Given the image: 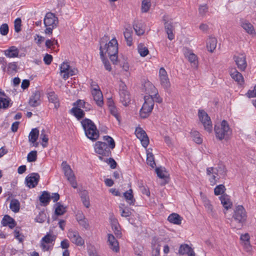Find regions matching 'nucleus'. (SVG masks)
<instances>
[{"mask_svg": "<svg viewBox=\"0 0 256 256\" xmlns=\"http://www.w3.org/2000/svg\"><path fill=\"white\" fill-rule=\"evenodd\" d=\"M246 212L242 206L236 207L230 226L233 228L241 229L246 220Z\"/></svg>", "mask_w": 256, "mask_h": 256, "instance_id": "nucleus-1", "label": "nucleus"}, {"mask_svg": "<svg viewBox=\"0 0 256 256\" xmlns=\"http://www.w3.org/2000/svg\"><path fill=\"white\" fill-rule=\"evenodd\" d=\"M55 214L57 216L63 214L66 212V207L60 202L56 203L55 206Z\"/></svg>", "mask_w": 256, "mask_h": 256, "instance_id": "nucleus-46", "label": "nucleus"}, {"mask_svg": "<svg viewBox=\"0 0 256 256\" xmlns=\"http://www.w3.org/2000/svg\"><path fill=\"white\" fill-rule=\"evenodd\" d=\"M21 19L17 18L14 20V30L16 32H18L21 30Z\"/></svg>", "mask_w": 256, "mask_h": 256, "instance_id": "nucleus-63", "label": "nucleus"}, {"mask_svg": "<svg viewBox=\"0 0 256 256\" xmlns=\"http://www.w3.org/2000/svg\"><path fill=\"white\" fill-rule=\"evenodd\" d=\"M48 97L49 102L53 103L54 108H58L60 106V103L57 95L54 92H52L48 94Z\"/></svg>", "mask_w": 256, "mask_h": 256, "instance_id": "nucleus-34", "label": "nucleus"}, {"mask_svg": "<svg viewBox=\"0 0 256 256\" xmlns=\"http://www.w3.org/2000/svg\"><path fill=\"white\" fill-rule=\"evenodd\" d=\"M132 32L130 29H128V28L125 29V30L124 32V35L125 38V40L126 42V44L128 46H130L132 44Z\"/></svg>", "mask_w": 256, "mask_h": 256, "instance_id": "nucleus-41", "label": "nucleus"}, {"mask_svg": "<svg viewBox=\"0 0 256 256\" xmlns=\"http://www.w3.org/2000/svg\"><path fill=\"white\" fill-rule=\"evenodd\" d=\"M217 44V40L214 38H209L206 41V48L208 50L212 52L216 49Z\"/></svg>", "mask_w": 256, "mask_h": 256, "instance_id": "nucleus-35", "label": "nucleus"}, {"mask_svg": "<svg viewBox=\"0 0 256 256\" xmlns=\"http://www.w3.org/2000/svg\"><path fill=\"white\" fill-rule=\"evenodd\" d=\"M138 50L140 56L142 57L146 56L149 52L148 48L142 44L138 45Z\"/></svg>", "mask_w": 256, "mask_h": 256, "instance_id": "nucleus-50", "label": "nucleus"}, {"mask_svg": "<svg viewBox=\"0 0 256 256\" xmlns=\"http://www.w3.org/2000/svg\"><path fill=\"white\" fill-rule=\"evenodd\" d=\"M39 135V130L38 128H35L32 130L28 136V140L30 142L33 144L35 147L38 146V144L36 142Z\"/></svg>", "mask_w": 256, "mask_h": 256, "instance_id": "nucleus-25", "label": "nucleus"}, {"mask_svg": "<svg viewBox=\"0 0 256 256\" xmlns=\"http://www.w3.org/2000/svg\"><path fill=\"white\" fill-rule=\"evenodd\" d=\"M56 236L48 234L42 240L41 246L44 250H48L50 248V244H52L56 240Z\"/></svg>", "mask_w": 256, "mask_h": 256, "instance_id": "nucleus-15", "label": "nucleus"}, {"mask_svg": "<svg viewBox=\"0 0 256 256\" xmlns=\"http://www.w3.org/2000/svg\"><path fill=\"white\" fill-rule=\"evenodd\" d=\"M8 32V26L6 24H3L0 27V33L2 36H6Z\"/></svg>", "mask_w": 256, "mask_h": 256, "instance_id": "nucleus-61", "label": "nucleus"}, {"mask_svg": "<svg viewBox=\"0 0 256 256\" xmlns=\"http://www.w3.org/2000/svg\"><path fill=\"white\" fill-rule=\"evenodd\" d=\"M94 150L96 153L100 154L99 158L103 160L102 156H108L110 154V148L105 142H97L94 144Z\"/></svg>", "mask_w": 256, "mask_h": 256, "instance_id": "nucleus-8", "label": "nucleus"}, {"mask_svg": "<svg viewBox=\"0 0 256 256\" xmlns=\"http://www.w3.org/2000/svg\"><path fill=\"white\" fill-rule=\"evenodd\" d=\"M10 99L8 97H0V108L6 109L10 106Z\"/></svg>", "mask_w": 256, "mask_h": 256, "instance_id": "nucleus-48", "label": "nucleus"}, {"mask_svg": "<svg viewBox=\"0 0 256 256\" xmlns=\"http://www.w3.org/2000/svg\"><path fill=\"white\" fill-rule=\"evenodd\" d=\"M14 238L17 239L20 242H22L24 240V236L20 233V231L16 228L14 232Z\"/></svg>", "mask_w": 256, "mask_h": 256, "instance_id": "nucleus-64", "label": "nucleus"}, {"mask_svg": "<svg viewBox=\"0 0 256 256\" xmlns=\"http://www.w3.org/2000/svg\"><path fill=\"white\" fill-rule=\"evenodd\" d=\"M110 220L112 228L115 234L118 236H120V232L119 230V224L117 219L114 217L113 214L110 215Z\"/></svg>", "mask_w": 256, "mask_h": 256, "instance_id": "nucleus-26", "label": "nucleus"}, {"mask_svg": "<svg viewBox=\"0 0 256 256\" xmlns=\"http://www.w3.org/2000/svg\"><path fill=\"white\" fill-rule=\"evenodd\" d=\"M77 220L79 224L86 230L89 228V224L88 220L84 217L82 214L77 215Z\"/></svg>", "mask_w": 256, "mask_h": 256, "instance_id": "nucleus-36", "label": "nucleus"}, {"mask_svg": "<svg viewBox=\"0 0 256 256\" xmlns=\"http://www.w3.org/2000/svg\"><path fill=\"white\" fill-rule=\"evenodd\" d=\"M46 214L44 212L42 211L39 212L35 220L38 222L42 223L46 220Z\"/></svg>", "mask_w": 256, "mask_h": 256, "instance_id": "nucleus-54", "label": "nucleus"}, {"mask_svg": "<svg viewBox=\"0 0 256 256\" xmlns=\"http://www.w3.org/2000/svg\"><path fill=\"white\" fill-rule=\"evenodd\" d=\"M184 56L188 58V61L191 63L192 66L193 67H197L198 58L195 54H194L192 51L186 49L184 51Z\"/></svg>", "mask_w": 256, "mask_h": 256, "instance_id": "nucleus-20", "label": "nucleus"}, {"mask_svg": "<svg viewBox=\"0 0 256 256\" xmlns=\"http://www.w3.org/2000/svg\"><path fill=\"white\" fill-rule=\"evenodd\" d=\"M108 105L110 114L116 118L118 122H120V116L116 108L114 105L113 102L110 100L108 102Z\"/></svg>", "mask_w": 256, "mask_h": 256, "instance_id": "nucleus-37", "label": "nucleus"}, {"mask_svg": "<svg viewBox=\"0 0 256 256\" xmlns=\"http://www.w3.org/2000/svg\"><path fill=\"white\" fill-rule=\"evenodd\" d=\"M62 170L68 180L70 182L72 186L76 188L78 186L74 173L70 166L67 164L66 162H63L62 164Z\"/></svg>", "mask_w": 256, "mask_h": 256, "instance_id": "nucleus-7", "label": "nucleus"}, {"mask_svg": "<svg viewBox=\"0 0 256 256\" xmlns=\"http://www.w3.org/2000/svg\"><path fill=\"white\" fill-rule=\"evenodd\" d=\"M198 115L200 120L204 126V130L208 132H212V122L207 113L204 110H200Z\"/></svg>", "mask_w": 256, "mask_h": 256, "instance_id": "nucleus-9", "label": "nucleus"}, {"mask_svg": "<svg viewBox=\"0 0 256 256\" xmlns=\"http://www.w3.org/2000/svg\"><path fill=\"white\" fill-rule=\"evenodd\" d=\"M218 176H224L226 174V168L223 166H220L217 168H214Z\"/></svg>", "mask_w": 256, "mask_h": 256, "instance_id": "nucleus-59", "label": "nucleus"}, {"mask_svg": "<svg viewBox=\"0 0 256 256\" xmlns=\"http://www.w3.org/2000/svg\"><path fill=\"white\" fill-rule=\"evenodd\" d=\"M118 94L120 102L124 106H128L131 101L130 94L126 84L122 81H120L119 83Z\"/></svg>", "mask_w": 256, "mask_h": 256, "instance_id": "nucleus-6", "label": "nucleus"}, {"mask_svg": "<svg viewBox=\"0 0 256 256\" xmlns=\"http://www.w3.org/2000/svg\"><path fill=\"white\" fill-rule=\"evenodd\" d=\"M40 139L42 140V146L45 148L47 146V143L48 142V136L46 134L45 130H42L41 132L40 135Z\"/></svg>", "mask_w": 256, "mask_h": 256, "instance_id": "nucleus-57", "label": "nucleus"}, {"mask_svg": "<svg viewBox=\"0 0 256 256\" xmlns=\"http://www.w3.org/2000/svg\"><path fill=\"white\" fill-rule=\"evenodd\" d=\"M158 77L160 84L165 89H168L170 86V83L166 71L164 68L159 70Z\"/></svg>", "mask_w": 256, "mask_h": 256, "instance_id": "nucleus-11", "label": "nucleus"}, {"mask_svg": "<svg viewBox=\"0 0 256 256\" xmlns=\"http://www.w3.org/2000/svg\"><path fill=\"white\" fill-rule=\"evenodd\" d=\"M10 208V210L14 212H18L20 210V203L16 199H12L11 200Z\"/></svg>", "mask_w": 256, "mask_h": 256, "instance_id": "nucleus-43", "label": "nucleus"}, {"mask_svg": "<svg viewBox=\"0 0 256 256\" xmlns=\"http://www.w3.org/2000/svg\"><path fill=\"white\" fill-rule=\"evenodd\" d=\"M146 85L150 87V92L148 91V94H152L154 102L156 101L158 103L162 102V99L158 95V92L156 88L150 83H148Z\"/></svg>", "mask_w": 256, "mask_h": 256, "instance_id": "nucleus-30", "label": "nucleus"}, {"mask_svg": "<svg viewBox=\"0 0 256 256\" xmlns=\"http://www.w3.org/2000/svg\"><path fill=\"white\" fill-rule=\"evenodd\" d=\"M44 21L46 27H48V26L56 27L58 24V18L52 12H48L46 14Z\"/></svg>", "mask_w": 256, "mask_h": 256, "instance_id": "nucleus-17", "label": "nucleus"}, {"mask_svg": "<svg viewBox=\"0 0 256 256\" xmlns=\"http://www.w3.org/2000/svg\"><path fill=\"white\" fill-rule=\"evenodd\" d=\"M94 100L97 106L102 107L104 104L103 95L101 90H96L92 93Z\"/></svg>", "mask_w": 256, "mask_h": 256, "instance_id": "nucleus-23", "label": "nucleus"}, {"mask_svg": "<svg viewBox=\"0 0 256 256\" xmlns=\"http://www.w3.org/2000/svg\"><path fill=\"white\" fill-rule=\"evenodd\" d=\"M135 134L140 140L142 146L146 148L149 144V139L145 131L140 128H138L136 130Z\"/></svg>", "mask_w": 256, "mask_h": 256, "instance_id": "nucleus-14", "label": "nucleus"}, {"mask_svg": "<svg viewBox=\"0 0 256 256\" xmlns=\"http://www.w3.org/2000/svg\"><path fill=\"white\" fill-rule=\"evenodd\" d=\"M226 190L225 186L223 184L217 186L214 189V193L216 196L222 194Z\"/></svg>", "mask_w": 256, "mask_h": 256, "instance_id": "nucleus-58", "label": "nucleus"}, {"mask_svg": "<svg viewBox=\"0 0 256 256\" xmlns=\"http://www.w3.org/2000/svg\"><path fill=\"white\" fill-rule=\"evenodd\" d=\"M234 60L238 66V68L241 71H244L246 66L247 62L246 57L244 54H238L234 56Z\"/></svg>", "mask_w": 256, "mask_h": 256, "instance_id": "nucleus-13", "label": "nucleus"}, {"mask_svg": "<svg viewBox=\"0 0 256 256\" xmlns=\"http://www.w3.org/2000/svg\"><path fill=\"white\" fill-rule=\"evenodd\" d=\"M100 56L105 69L109 72L110 71L112 70V67L109 61L107 59L105 58L104 55H103V56Z\"/></svg>", "mask_w": 256, "mask_h": 256, "instance_id": "nucleus-60", "label": "nucleus"}, {"mask_svg": "<svg viewBox=\"0 0 256 256\" xmlns=\"http://www.w3.org/2000/svg\"><path fill=\"white\" fill-rule=\"evenodd\" d=\"M81 124L88 138L92 140H96L98 138L99 132L92 120L84 118L81 121Z\"/></svg>", "mask_w": 256, "mask_h": 256, "instance_id": "nucleus-3", "label": "nucleus"}, {"mask_svg": "<svg viewBox=\"0 0 256 256\" xmlns=\"http://www.w3.org/2000/svg\"><path fill=\"white\" fill-rule=\"evenodd\" d=\"M241 26L248 34L252 36L256 34L255 30L253 26L248 21L245 20L242 21Z\"/></svg>", "mask_w": 256, "mask_h": 256, "instance_id": "nucleus-28", "label": "nucleus"}, {"mask_svg": "<svg viewBox=\"0 0 256 256\" xmlns=\"http://www.w3.org/2000/svg\"><path fill=\"white\" fill-rule=\"evenodd\" d=\"M168 220L171 223L180 224H181L182 218L179 214L173 213L168 216Z\"/></svg>", "mask_w": 256, "mask_h": 256, "instance_id": "nucleus-38", "label": "nucleus"}, {"mask_svg": "<svg viewBox=\"0 0 256 256\" xmlns=\"http://www.w3.org/2000/svg\"><path fill=\"white\" fill-rule=\"evenodd\" d=\"M168 19L167 16H163V20L164 21H166ZM165 29L168 34V38L170 40H172L174 38V35L172 33L173 26L172 25L171 22H169L168 21L164 23Z\"/></svg>", "mask_w": 256, "mask_h": 256, "instance_id": "nucleus-22", "label": "nucleus"}, {"mask_svg": "<svg viewBox=\"0 0 256 256\" xmlns=\"http://www.w3.org/2000/svg\"><path fill=\"white\" fill-rule=\"evenodd\" d=\"M119 208L122 216L128 217L131 215L132 212L130 208L128 207L124 206V204H120L119 206Z\"/></svg>", "mask_w": 256, "mask_h": 256, "instance_id": "nucleus-44", "label": "nucleus"}, {"mask_svg": "<svg viewBox=\"0 0 256 256\" xmlns=\"http://www.w3.org/2000/svg\"><path fill=\"white\" fill-rule=\"evenodd\" d=\"M37 158V152L36 150L31 151L27 156V160L28 162H34L36 161Z\"/></svg>", "mask_w": 256, "mask_h": 256, "instance_id": "nucleus-56", "label": "nucleus"}, {"mask_svg": "<svg viewBox=\"0 0 256 256\" xmlns=\"http://www.w3.org/2000/svg\"><path fill=\"white\" fill-rule=\"evenodd\" d=\"M134 29L138 36L142 35L144 33V28L143 24L141 22H135L134 25Z\"/></svg>", "mask_w": 256, "mask_h": 256, "instance_id": "nucleus-39", "label": "nucleus"}, {"mask_svg": "<svg viewBox=\"0 0 256 256\" xmlns=\"http://www.w3.org/2000/svg\"><path fill=\"white\" fill-rule=\"evenodd\" d=\"M230 75L232 79L236 82L240 84H242L244 83V78L242 74L239 72L236 69L232 68L230 70Z\"/></svg>", "mask_w": 256, "mask_h": 256, "instance_id": "nucleus-21", "label": "nucleus"}, {"mask_svg": "<svg viewBox=\"0 0 256 256\" xmlns=\"http://www.w3.org/2000/svg\"><path fill=\"white\" fill-rule=\"evenodd\" d=\"M107 36L103 37L100 42V56H103L104 54H118V44L116 38H113L108 43H105L107 40Z\"/></svg>", "mask_w": 256, "mask_h": 256, "instance_id": "nucleus-2", "label": "nucleus"}, {"mask_svg": "<svg viewBox=\"0 0 256 256\" xmlns=\"http://www.w3.org/2000/svg\"><path fill=\"white\" fill-rule=\"evenodd\" d=\"M124 196L127 202L130 205H134L135 200L132 194V190L130 189L124 194Z\"/></svg>", "mask_w": 256, "mask_h": 256, "instance_id": "nucleus-40", "label": "nucleus"}, {"mask_svg": "<svg viewBox=\"0 0 256 256\" xmlns=\"http://www.w3.org/2000/svg\"><path fill=\"white\" fill-rule=\"evenodd\" d=\"M146 156V162L148 164L154 168L156 166V163L153 154L152 152H149V150H147Z\"/></svg>", "mask_w": 256, "mask_h": 256, "instance_id": "nucleus-49", "label": "nucleus"}, {"mask_svg": "<svg viewBox=\"0 0 256 256\" xmlns=\"http://www.w3.org/2000/svg\"><path fill=\"white\" fill-rule=\"evenodd\" d=\"M103 139L108 144L109 148L113 149L115 147V142L112 138L108 136H106L103 137Z\"/></svg>", "mask_w": 256, "mask_h": 256, "instance_id": "nucleus-55", "label": "nucleus"}, {"mask_svg": "<svg viewBox=\"0 0 256 256\" xmlns=\"http://www.w3.org/2000/svg\"><path fill=\"white\" fill-rule=\"evenodd\" d=\"M71 112L78 119H80L84 116V111L79 108H73Z\"/></svg>", "mask_w": 256, "mask_h": 256, "instance_id": "nucleus-51", "label": "nucleus"}, {"mask_svg": "<svg viewBox=\"0 0 256 256\" xmlns=\"http://www.w3.org/2000/svg\"><path fill=\"white\" fill-rule=\"evenodd\" d=\"M151 6L150 0H142V11L146 12L148 11Z\"/></svg>", "mask_w": 256, "mask_h": 256, "instance_id": "nucleus-53", "label": "nucleus"}, {"mask_svg": "<svg viewBox=\"0 0 256 256\" xmlns=\"http://www.w3.org/2000/svg\"><path fill=\"white\" fill-rule=\"evenodd\" d=\"M193 140L196 144H200L202 142L200 134L197 131H193L190 133Z\"/></svg>", "mask_w": 256, "mask_h": 256, "instance_id": "nucleus-52", "label": "nucleus"}, {"mask_svg": "<svg viewBox=\"0 0 256 256\" xmlns=\"http://www.w3.org/2000/svg\"><path fill=\"white\" fill-rule=\"evenodd\" d=\"M40 94L38 91H36L33 93L29 100L30 106L36 107L40 105Z\"/></svg>", "mask_w": 256, "mask_h": 256, "instance_id": "nucleus-24", "label": "nucleus"}, {"mask_svg": "<svg viewBox=\"0 0 256 256\" xmlns=\"http://www.w3.org/2000/svg\"><path fill=\"white\" fill-rule=\"evenodd\" d=\"M206 174L210 176L209 180L212 186L216 184L217 180L220 178V176H218L216 170L213 167L208 168L206 170Z\"/></svg>", "mask_w": 256, "mask_h": 256, "instance_id": "nucleus-18", "label": "nucleus"}, {"mask_svg": "<svg viewBox=\"0 0 256 256\" xmlns=\"http://www.w3.org/2000/svg\"><path fill=\"white\" fill-rule=\"evenodd\" d=\"M40 176L38 173H32L26 178V185L30 188H34L38 184Z\"/></svg>", "mask_w": 256, "mask_h": 256, "instance_id": "nucleus-16", "label": "nucleus"}, {"mask_svg": "<svg viewBox=\"0 0 256 256\" xmlns=\"http://www.w3.org/2000/svg\"><path fill=\"white\" fill-rule=\"evenodd\" d=\"M214 132L216 138L220 140L228 139L232 132L228 122L225 120L215 126Z\"/></svg>", "mask_w": 256, "mask_h": 256, "instance_id": "nucleus-4", "label": "nucleus"}, {"mask_svg": "<svg viewBox=\"0 0 256 256\" xmlns=\"http://www.w3.org/2000/svg\"><path fill=\"white\" fill-rule=\"evenodd\" d=\"M152 94L144 97V102L140 110V116L144 118H147L152 112L154 105V100Z\"/></svg>", "mask_w": 256, "mask_h": 256, "instance_id": "nucleus-5", "label": "nucleus"}, {"mask_svg": "<svg viewBox=\"0 0 256 256\" xmlns=\"http://www.w3.org/2000/svg\"><path fill=\"white\" fill-rule=\"evenodd\" d=\"M108 242L110 248L114 252L119 251L120 248L118 240L112 234H108Z\"/></svg>", "mask_w": 256, "mask_h": 256, "instance_id": "nucleus-19", "label": "nucleus"}, {"mask_svg": "<svg viewBox=\"0 0 256 256\" xmlns=\"http://www.w3.org/2000/svg\"><path fill=\"white\" fill-rule=\"evenodd\" d=\"M19 53L18 50L14 46L10 47L8 49L4 51V54L8 58H16L18 56Z\"/></svg>", "mask_w": 256, "mask_h": 256, "instance_id": "nucleus-32", "label": "nucleus"}, {"mask_svg": "<svg viewBox=\"0 0 256 256\" xmlns=\"http://www.w3.org/2000/svg\"><path fill=\"white\" fill-rule=\"evenodd\" d=\"M60 74L64 80L68 79L70 76L75 74L76 70L72 68L68 62H63L60 66Z\"/></svg>", "mask_w": 256, "mask_h": 256, "instance_id": "nucleus-10", "label": "nucleus"}, {"mask_svg": "<svg viewBox=\"0 0 256 256\" xmlns=\"http://www.w3.org/2000/svg\"><path fill=\"white\" fill-rule=\"evenodd\" d=\"M2 224L4 226H8L11 229L13 228L16 226L14 220L8 215L4 216Z\"/></svg>", "mask_w": 256, "mask_h": 256, "instance_id": "nucleus-31", "label": "nucleus"}, {"mask_svg": "<svg viewBox=\"0 0 256 256\" xmlns=\"http://www.w3.org/2000/svg\"><path fill=\"white\" fill-rule=\"evenodd\" d=\"M159 242L158 240L154 239L152 242V254L156 256H158L160 252V245L159 244Z\"/></svg>", "mask_w": 256, "mask_h": 256, "instance_id": "nucleus-45", "label": "nucleus"}, {"mask_svg": "<svg viewBox=\"0 0 256 256\" xmlns=\"http://www.w3.org/2000/svg\"><path fill=\"white\" fill-rule=\"evenodd\" d=\"M201 195V198L202 200V202H203V204L208 214H211L212 215L214 214V210H213V206L211 204L210 201L208 200V198L204 196V195L200 194Z\"/></svg>", "mask_w": 256, "mask_h": 256, "instance_id": "nucleus-29", "label": "nucleus"}, {"mask_svg": "<svg viewBox=\"0 0 256 256\" xmlns=\"http://www.w3.org/2000/svg\"><path fill=\"white\" fill-rule=\"evenodd\" d=\"M156 172L158 176L160 178H164L166 177V171L163 168H156Z\"/></svg>", "mask_w": 256, "mask_h": 256, "instance_id": "nucleus-62", "label": "nucleus"}, {"mask_svg": "<svg viewBox=\"0 0 256 256\" xmlns=\"http://www.w3.org/2000/svg\"><path fill=\"white\" fill-rule=\"evenodd\" d=\"M193 250L188 245L186 244L182 245L178 250V252L180 254L184 255L185 254H188V255L191 252H192Z\"/></svg>", "mask_w": 256, "mask_h": 256, "instance_id": "nucleus-47", "label": "nucleus"}, {"mask_svg": "<svg viewBox=\"0 0 256 256\" xmlns=\"http://www.w3.org/2000/svg\"><path fill=\"white\" fill-rule=\"evenodd\" d=\"M39 199L40 202L46 206L49 203L50 200V196L48 192L44 191L40 196Z\"/></svg>", "mask_w": 256, "mask_h": 256, "instance_id": "nucleus-42", "label": "nucleus"}, {"mask_svg": "<svg viewBox=\"0 0 256 256\" xmlns=\"http://www.w3.org/2000/svg\"><path fill=\"white\" fill-rule=\"evenodd\" d=\"M221 203L225 209L228 210L232 206V202L228 195L224 194L220 197Z\"/></svg>", "mask_w": 256, "mask_h": 256, "instance_id": "nucleus-33", "label": "nucleus"}, {"mask_svg": "<svg viewBox=\"0 0 256 256\" xmlns=\"http://www.w3.org/2000/svg\"><path fill=\"white\" fill-rule=\"evenodd\" d=\"M68 236L72 242L77 246H82L84 244V240L80 236L77 231L70 230L68 233Z\"/></svg>", "mask_w": 256, "mask_h": 256, "instance_id": "nucleus-12", "label": "nucleus"}, {"mask_svg": "<svg viewBox=\"0 0 256 256\" xmlns=\"http://www.w3.org/2000/svg\"><path fill=\"white\" fill-rule=\"evenodd\" d=\"M79 194L83 204L86 208H88L90 206V202L88 191L86 190H80Z\"/></svg>", "mask_w": 256, "mask_h": 256, "instance_id": "nucleus-27", "label": "nucleus"}]
</instances>
